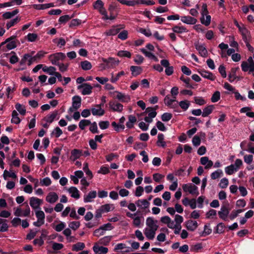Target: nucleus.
Wrapping results in <instances>:
<instances>
[{
  "instance_id": "c756f323",
  "label": "nucleus",
  "mask_w": 254,
  "mask_h": 254,
  "mask_svg": "<svg viewBox=\"0 0 254 254\" xmlns=\"http://www.w3.org/2000/svg\"><path fill=\"white\" fill-rule=\"evenodd\" d=\"M125 74V73L124 71H121L119 72L115 76L114 75L113 73H111V78L110 79V81L112 83L116 82L122 76H123Z\"/></svg>"
},
{
  "instance_id": "a19ab883",
  "label": "nucleus",
  "mask_w": 254,
  "mask_h": 254,
  "mask_svg": "<svg viewBox=\"0 0 254 254\" xmlns=\"http://www.w3.org/2000/svg\"><path fill=\"white\" fill-rule=\"evenodd\" d=\"M20 18H19L18 17H16V18H14L13 19H11V20L8 21L6 23V25L7 29H8L11 27H12L13 25H14L15 24L18 23L20 21Z\"/></svg>"
},
{
  "instance_id": "09e8293b",
  "label": "nucleus",
  "mask_w": 254,
  "mask_h": 254,
  "mask_svg": "<svg viewBox=\"0 0 254 254\" xmlns=\"http://www.w3.org/2000/svg\"><path fill=\"white\" fill-rule=\"evenodd\" d=\"M57 116V112L53 113L52 114L47 116L45 117V120L47 122L52 123L56 116Z\"/></svg>"
},
{
  "instance_id": "680f3d73",
  "label": "nucleus",
  "mask_w": 254,
  "mask_h": 254,
  "mask_svg": "<svg viewBox=\"0 0 254 254\" xmlns=\"http://www.w3.org/2000/svg\"><path fill=\"white\" fill-rule=\"evenodd\" d=\"M225 227V225L222 223H219L216 228V233L221 234L224 232V229Z\"/></svg>"
},
{
  "instance_id": "6e6d98bb",
  "label": "nucleus",
  "mask_w": 254,
  "mask_h": 254,
  "mask_svg": "<svg viewBox=\"0 0 254 254\" xmlns=\"http://www.w3.org/2000/svg\"><path fill=\"white\" fill-rule=\"evenodd\" d=\"M172 118V115L169 113H165L161 116V119L163 122H168Z\"/></svg>"
},
{
  "instance_id": "423d86ee",
  "label": "nucleus",
  "mask_w": 254,
  "mask_h": 254,
  "mask_svg": "<svg viewBox=\"0 0 254 254\" xmlns=\"http://www.w3.org/2000/svg\"><path fill=\"white\" fill-rule=\"evenodd\" d=\"M72 106L69 109L70 112H73L80 108L81 104V99L79 96H74L72 99Z\"/></svg>"
},
{
  "instance_id": "f8f14e48",
  "label": "nucleus",
  "mask_w": 254,
  "mask_h": 254,
  "mask_svg": "<svg viewBox=\"0 0 254 254\" xmlns=\"http://www.w3.org/2000/svg\"><path fill=\"white\" fill-rule=\"evenodd\" d=\"M102 61L106 64V67L108 68L117 65L119 63V61H117L114 58L111 57L108 59L102 58Z\"/></svg>"
},
{
  "instance_id": "603ef678",
  "label": "nucleus",
  "mask_w": 254,
  "mask_h": 254,
  "mask_svg": "<svg viewBox=\"0 0 254 254\" xmlns=\"http://www.w3.org/2000/svg\"><path fill=\"white\" fill-rule=\"evenodd\" d=\"M38 37L37 34L35 33H29L26 38L29 42H34Z\"/></svg>"
},
{
  "instance_id": "72a5a7b5",
  "label": "nucleus",
  "mask_w": 254,
  "mask_h": 254,
  "mask_svg": "<svg viewBox=\"0 0 254 254\" xmlns=\"http://www.w3.org/2000/svg\"><path fill=\"white\" fill-rule=\"evenodd\" d=\"M18 113L15 111L14 110L12 111V119L11 120V122L12 123L15 124H18L20 122V120L18 117Z\"/></svg>"
},
{
  "instance_id": "4c0bfd02",
  "label": "nucleus",
  "mask_w": 254,
  "mask_h": 254,
  "mask_svg": "<svg viewBox=\"0 0 254 254\" xmlns=\"http://www.w3.org/2000/svg\"><path fill=\"white\" fill-rule=\"evenodd\" d=\"M205 16V19L204 17H201L200 21L202 24H204V25L207 26L209 25V24H210L211 16L208 14Z\"/></svg>"
},
{
  "instance_id": "e2e57ef3",
  "label": "nucleus",
  "mask_w": 254,
  "mask_h": 254,
  "mask_svg": "<svg viewBox=\"0 0 254 254\" xmlns=\"http://www.w3.org/2000/svg\"><path fill=\"white\" fill-rule=\"evenodd\" d=\"M80 226V222L78 221H73L69 224V227L72 230H75Z\"/></svg>"
},
{
  "instance_id": "0eeeda50",
  "label": "nucleus",
  "mask_w": 254,
  "mask_h": 254,
  "mask_svg": "<svg viewBox=\"0 0 254 254\" xmlns=\"http://www.w3.org/2000/svg\"><path fill=\"white\" fill-rule=\"evenodd\" d=\"M161 64L165 68V72L168 76L171 75L174 73V67L170 65L168 60L164 59L160 62Z\"/></svg>"
},
{
  "instance_id": "c9c22d12",
  "label": "nucleus",
  "mask_w": 254,
  "mask_h": 254,
  "mask_svg": "<svg viewBox=\"0 0 254 254\" xmlns=\"http://www.w3.org/2000/svg\"><path fill=\"white\" fill-rule=\"evenodd\" d=\"M42 70L44 72L49 73L50 75H53L56 71V68L54 66L48 67L43 66Z\"/></svg>"
},
{
  "instance_id": "f704fd0d",
  "label": "nucleus",
  "mask_w": 254,
  "mask_h": 254,
  "mask_svg": "<svg viewBox=\"0 0 254 254\" xmlns=\"http://www.w3.org/2000/svg\"><path fill=\"white\" fill-rule=\"evenodd\" d=\"M172 30L174 33H182L188 32V30L184 26H175L173 27Z\"/></svg>"
},
{
  "instance_id": "dca6fc26",
  "label": "nucleus",
  "mask_w": 254,
  "mask_h": 254,
  "mask_svg": "<svg viewBox=\"0 0 254 254\" xmlns=\"http://www.w3.org/2000/svg\"><path fill=\"white\" fill-rule=\"evenodd\" d=\"M185 223L188 230L190 231H194L198 227V224L196 221L189 220Z\"/></svg>"
},
{
  "instance_id": "f03ea898",
  "label": "nucleus",
  "mask_w": 254,
  "mask_h": 254,
  "mask_svg": "<svg viewBox=\"0 0 254 254\" xmlns=\"http://www.w3.org/2000/svg\"><path fill=\"white\" fill-rule=\"evenodd\" d=\"M65 58V55L61 52L51 54L48 57L50 61L54 65L58 64L60 61L64 60Z\"/></svg>"
},
{
  "instance_id": "6e6552de",
  "label": "nucleus",
  "mask_w": 254,
  "mask_h": 254,
  "mask_svg": "<svg viewBox=\"0 0 254 254\" xmlns=\"http://www.w3.org/2000/svg\"><path fill=\"white\" fill-rule=\"evenodd\" d=\"M30 213V209L26 203V208L24 210H22L21 208L17 207L15 209V211L14 212V214L15 216L17 217L19 216H28Z\"/></svg>"
},
{
  "instance_id": "3c124183",
  "label": "nucleus",
  "mask_w": 254,
  "mask_h": 254,
  "mask_svg": "<svg viewBox=\"0 0 254 254\" xmlns=\"http://www.w3.org/2000/svg\"><path fill=\"white\" fill-rule=\"evenodd\" d=\"M94 9L99 10L104 7V3L101 0H96L93 4Z\"/></svg>"
},
{
  "instance_id": "412c9836",
  "label": "nucleus",
  "mask_w": 254,
  "mask_h": 254,
  "mask_svg": "<svg viewBox=\"0 0 254 254\" xmlns=\"http://www.w3.org/2000/svg\"><path fill=\"white\" fill-rule=\"evenodd\" d=\"M239 31L242 35L244 41L251 40L250 32L244 26H243V28Z\"/></svg>"
},
{
  "instance_id": "4d7b16f0",
  "label": "nucleus",
  "mask_w": 254,
  "mask_h": 254,
  "mask_svg": "<svg viewBox=\"0 0 254 254\" xmlns=\"http://www.w3.org/2000/svg\"><path fill=\"white\" fill-rule=\"evenodd\" d=\"M229 181L227 178H223L221 180L219 186L220 188L224 189L227 187L228 185Z\"/></svg>"
},
{
  "instance_id": "79ce46f5",
  "label": "nucleus",
  "mask_w": 254,
  "mask_h": 254,
  "mask_svg": "<svg viewBox=\"0 0 254 254\" xmlns=\"http://www.w3.org/2000/svg\"><path fill=\"white\" fill-rule=\"evenodd\" d=\"M179 105L182 109L186 111L189 108L190 103L188 100L181 101L179 103Z\"/></svg>"
},
{
  "instance_id": "4468645a",
  "label": "nucleus",
  "mask_w": 254,
  "mask_h": 254,
  "mask_svg": "<svg viewBox=\"0 0 254 254\" xmlns=\"http://www.w3.org/2000/svg\"><path fill=\"white\" fill-rule=\"evenodd\" d=\"M200 162L201 165H204L205 169L211 168L213 165V163L211 160H209L208 157H202L200 158Z\"/></svg>"
},
{
  "instance_id": "de8ad7c7",
  "label": "nucleus",
  "mask_w": 254,
  "mask_h": 254,
  "mask_svg": "<svg viewBox=\"0 0 254 254\" xmlns=\"http://www.w3.org/2000/svg\"><path fill=\"white\" fill-rule=\"evenodd\" d=\"M83 169L86 174L89 176V179H91L93 178V175L91 171L88 168V164L87 163H84Z\"/></svg>"
},
{
  "instance_id": "4be33fe9",
  "label": "nucleus",
  "mask_w": 254,
  "mask_h": 254,
  "mask_svg": "<svg viewBox=\"0 0 254 254\" xmlns=\"http://www.w3.org/2000/svg\"><path fill=\"white\" fill-rule=\"evenodd\" d=\"M97 193L95 190L90 191L88 194L84 196V201L85 202H89L92 201V199L96 197Z\"/></svg>"
},
{
  "instance_id": "aec40b11",
  "label": "nucleus",
  "mask_w": 254,
  "mask_h": 254,
  "mask_svg": "<svg viewBox=\"0 0 254 254\" xmlns=\"http://www.w3.org/2000/svg\"><path fill=\"white\" fill-rule=\"evenodd\" d=\"M181 21L188 24H194L197 22V19L190 16H183L181 18Z\"/></svg>"
},
{
  "instance_id": "864d4df0",
  "label": "nucleus",
  "mask_w": 254,
  "mask_h": 254,
  "mask_svg": "<svg viewBox=\"0 0 254 254\" xmlns=\"http://www.w3.org/2000/svg\"><path fill=\"white\" fill-rule=\"evenodd\" d=\"M105 231L101 227L99 228L96 229L93 233V235L97 237H99L104 235Z\"/></svg>"
},
{
  "instance_id": "0e129e2a",
  "label": "nucleus",
  "mask_w": 254,
  "mask_h": 254,
  "mask_svg": "<svg viewBox=\"0 0 254 254\" xmlns=\"http://www.w3.org/2000/svg\"><path fill=\"white\" fill-rule=\"evenodd\" d=\"M164 177V175L159 173H155L153 175V179L154 181L157 183L160 182L161 180Z\"/></svg>"
},
{
  "instance_id": "a211bd4d",
  "label": "nucleus",
  "mask_w": 254,
  "mask_h": 254,
  "mask_svg": "<svg viewBox=\"0 0 254 254\" xmlns=\"http://www.w3.org/2000/svg\"><path fill=\"white\" fill-rule=\"evenodd\" d=\"M58 195L55 192H50L46 196V200L50 203L56 202L58 199Z\"/></svg>"
},
{
  "instance_id": "5701e85b",
  "label": "nucleus",
  "mask_w": 254,
  "mask_h": 254,
  "mask_svg": "<svg viewBox=\"0 0 254 254\" xmlns=\"http://www.w3.org/2000/svg\"><path fill=\"white\" fill-rule=\"evenodd\" d=\"M68 192L71 194L73 198L78 199L80 197L79 191L76 187H71L68 190Z\"/></svg>"
},
{
  "instance_id": "6ab92c4d",
  "label": "nucleus",
  "mask_w": 254,
  "mask_h": 254,
  "mask_svg": "<svg viewBox=\"0 0 254 254\" xmlns=\"http://www.w3.org/2000/svg\"><path fill=\"white\" fill-rule=\"evenodd\" d=\"M82 154V152L81 150L77 149H74L71 152L70 159L73 161H74L76 159L79 158Z\"/></svg>"
},
{
  "instance_id": "5fc2aeb1",
  "label": "nucleus",
  "mask_w": 254,
  "mask_h": 254,
  "mask_svg": "<svg viewBox=\"0 0 254 254\" xmlns=\"http://www.w3.org/2000/svg\"><path fill=\"white\" fill-rule=\"evenodd\" d=\"M117 55L120 57H127L130 58L131 57V53L127 51H121L118 53Z\"/></svg>"
},
{
  "instance_id": "774afa93",
  "label": "nucleus",
  "mask_w": 254,
  "mask_h": 254,
  "mask_svg": "<svg viewBox=\"0 0 254 254\" xmlns=\"http://www.w3.org/2000/svg\"><path fill=\"white\" fill-rule=\"evenodd\" d=\"M250 64V72L254 71V62L252 57H250L248 59V62Z\"/></svg>"
},
{
  "instance_id": "e433bc0d",
  "label": "nucleus",
  "mask_w": 254,
  "mask_h": 254,
  "mask_svg": "<svg viewBox=\"0 0 254 254\" xmlns=\"http://www.w3.org/2000/svg\"><path fill=\"white\" fill-rule=\"evenodd\" d=\"M225 172L228 175H232L234 172H237V170L236 168H235L234 165H231L229 166H227L225 169Z\"/></svg>"
},
{
  "instance_id": "13d9d810",
  "label": "nucleus",
  "mask_w": 254,
  "mask_h": 254,
  "mask_svg": "<svg viewBox=\"0 0 254 254\" xmlns=\"http://www.w3.org/2000/svg\"><path fill=\"white\" fill-rule=\"evenodd\" d=\"M91 126L89 127V130L93 133H96L98 132V127L96 122L91 123Z\"/></svg>"
},
{
  "instance_id": "49530a36",
  "label": "nucleus",
  "mask_w": 254,
  "mask_h": 254,
  "mask_svg": "<svg viewBox=\"0 0 254 254\" xmlns=\"http://www.w3.org/2000/svg\"><path fill=\"white\" fill-rule=\"evenodd\" d=\"M220 99V93L218 91H215L211 98V101L213 103L218 101Z\"/></svg>"
},
{
  "instance_id": "7c9ffc66",
  "label": "nucleus",
  "mask_w": 254,
  "mask_h": 254,
  "mask_svg": "<svg viewBox=\"0 0 254 254\" xmlns=\"http://www.w3.org/2000/svg\"><path fill=\"white\" fill-rule=\"evenodd\" d=\"M164 136L162 133H159L158 135V140L157 144L159 146L165 147L166 146V142L164 141Z\"/></svg>"
},
{
  "instance_id": "473e14b6",
  "label": "nucleus",
  "mask_w": 254,
  "mask_h": 254,
  "mask_svg": "<svg viewBox=\"0 0 254 254\" xmlns=\"http://www.w3.org/2000/svg\"><path fill=\"white\" fill-rule=\"evenodd\" d=\"M80 65L82 69L88 70L90 69L92 66L90 62L88 61H84L80 63Z\"/></svg>"
},
{
  "instance_id": "8fccbe9b",
  "label": "nucleus",
  "mask_w": 254,
  "mask_h": 254,
  "mask_svg": "<svg viewBox=\"0 0 254 254\" xmlns=\"http://www.w3.org/2000/svg\"><path fill=\"white\" fill-rule=\"evenodd\" d=\"M3 178L5 180L6 179L7 177L15 179L17 177L16 175L14 172L10 173L7 170H4L3 174Z\"/></svg>"
},
{
  "instance_id": "a878e982",
  "label": "nucleus",
  "mask_w": 254,
  "mask_h": 254,
  "mask_svg": "<svg viewBox=\"0 0 254 254\" xmlns=\"http://www.w3.org/2000/svg\"><path fill=\"white\" fill-rule=\"evenodd\" d=\"M135 204L138 207L145 209L149 207L150 203L146 199H139L135 202Z\"/></svg>"
},
{
  "instance_id": "ddd939ff",
  "label": "nucleus",
  "mask_w": 254,
  "mask_h": 254,
  "mask_svg": "<svg viewBox=\"0 0 254 254\" xmlns=\"http://www.w3.org/2000/svg\"><path fill=\"white\" fill-rule=\"evenodd\" d=\"M229 214V210L226 206H222L220 210L218 211L219 217L224 221L227 220V217Z\"/></svg>"
},
{
  "instance_id": "393cba45",
  "label": "nucleus",
  "mask_w": 254,
  "mask_h": 254,
  "mask_svg": "<svg viewBox=\"0 0 254 254\" xmlns=\"http://www.w3.org/2000/svg\"><path fill=\"white\" fill-rule=\"evenodd\" d=\"M93 250L94 252L96 254H98L99 253L103 254H106L108 253V249L107 248L104 247H99L97 245H95L93 247Z\"/></svg>"
},
{
  "instance_id": "052dcab7",
  "label": "nucleus",
  "mask_w": 254,
  "mask_h": 254,
  "mask_svg": "<svg viewBox=\"0 0 254 254\" xmlns=\"http://www.w3.org/2000/svg\"><path fill=\"white\" fill-rule=\"evenodd\" d=\"M40 184L42 186H45L46 187L49 186L51 184V179L48 177L44 178L41 180Z\"/></svg>"
},
{
  "instance_id": "bf43d9fd",
  "label": "nucleus",
  "mask_w": 254,
  "mask_h": 254,
  "mask_svg": "<svg viewBox=\"0 0 254 254\" xmlns=\"http://www.w3.org/2000/svg\"><path fill=\"white\" fill-rule=\"evenodd\" d=\"M6 219H4V221L1 223V226L0 227V232H4L8 230V226L6 223Z\"/></svg>"
},
{
  "instance_id": "c03bdc74",
  "label": "nucleus",
  "mask_w": 254,
  "mask_h": 254,
  "mask_svg": "<svg viewBox=\"0 0 254 254\" xmlns=\"http://www.w3.org/2000/svg\"><path fill=\"white\" fill-rule=\"evenodd\" d=\"M111 239L112 236H105L99 240V243L103 245H107L111 241Z\"/></svg>"
},
{
  "instance_id": "a18cd8bd",
  "label": "nucleus",
  "mask_w": 254,
  "mask_h": 254,
  "mask_svg": "<svg viewBox=\"0 0 254 254\" xmlns=\"http://www.w3.org/2000/svg\"><path fill=\"white\" fill-rule=\"evenodd\" d=\"M90 124V121L88 120H82L79 123V127L81 129L83 130L86 126H87Z\"/></svg>"
},
{
  "instance_id": "37998d69",
  "label": "nucleus",
  "mask_w": 254,
  "mask_h": 254,
  "mask_svg": "<svg viewBox=\"0 0 254 254\" xmlns=\"http://www.w3.org/2000/svg\"><path fill=\"white\" fill-rule=\"evenodd\" d=\"M15 108L19 112V113L24 116L26 114V109L25 108V107L22 106L19 103H17L15 105Z\"/></svg>"
},
{
  "instance_id": "2f4dec72",
  "label": "nucleus",
  "mask_w": 254,
  "mask_h": 254,
  "mask_svg": "<svg viewBox=\"0 0 254 254\" xmlns=\"http://www.w3.org/2000/svg\"><path fill=\"white\" fill-rule=\"evenodd\" d=\"M18 12V9H15L11 12H6L2 14V17L5 19H9L17 14Z\"/></svg>"
},
{
  "instance_id": "338daca9",
  "label": "nucleus",
  "mask_w": 254,
  "mask_h": 254,
  "mask_svg": "<svg viewBox=\"0 0 254 254\" xmlns=\"http://www.w3.org/2000/svg\"><path fill=\"white\" fill-rule=\"evenodd\" d=\"M21 220L18 217L14 218L11 221V223L13 227H16L21 223Z\"/></svg>"
},
{
  "instance_id": "9b49d317",
  "label": "nucleus",
  "mask_w": 254,
  "mask_h": 254,
  "mask_svg": "<svg viewBox=\"0 0 254 254\" xmlns=\"http://www.w3.org/2000/svg\"><path fill=\"white\" fill-rule=\"evenodd\" d=\"M43 200L36 197H31L30 198V205L34 209H36L39 208L42 204Z\"/></svg>"
},
{
  "instance_id": "f257e3e1",
  "label": "nucleus",
  "mask_w": 254,
  "mask_h": 254,
  "mask_svg": "<svg viewBox=\"0 0 254 254\" xmlns=\"http://www.w3.org/2000/svg\"><path fill=\"white\" fill-rule=\"evenodd\" d=\"M146 224L147 227L144 229V235L148 239L153 240L155 237L156 231L159 228L158 221L149 217L146 219Z\"/></svg>"
},
{
  "instance_id": "bb28decb",
  "label": "nucleus",
  "mask_w": 254,
  "mask_h": 254,
  "mask_svg": "<svg viewBox=\"0 0 254 254\" xmlns=\"http://www.w3.org/2000/svg\"><path fill=\"white\" fill-rule=\"evenodd\" d=\"M130 71H131V74L134 76H136L140 74L142 71V69L140 66H131L130 67Z\"/></svg>"
},
{
  "instance_id": "69168bd1",
  "label": "nucleus",
  "mask_w": 254,
  "mask_h": 254,
  "mask_svg": "<svg viewBox=\"0 0 254 254\" xmlns=\"http://www.w3.org/2000/svg\"><path fill=\"white\" fill-rule=\"evenodd\" d=\"M192 142L193 145L195 146L199 145L201 142L200 137L198 135L194 136L192 140Z\"/></svg>"
},
{
  "instance_id": "b1692460",
  "label": "nucleus",
  "mask_w": 254,
  "mask_h": 254,
  "mask_svg": "<svg viewBox=\"0 0 254 254\" xmlns=\"http://www.w3.org/2000/svg\"><path fill=\"white\" fill-rule=\"evenodd\" d=\"M195 48L198 51L201 56L203 57H206L207 56V51L204 47L199 44H196Z\"/></svg>"
},
{
  "instance_id": "20e7f679",
  "label": "nucleus",
  "mask_w": 254,
  "mask_h": 254,
  "mask_svg": "<svg viewBox=\"0 0 254 254\" xmlns=\"http://www.w3.org/2000/svg\"><path fill=\"white\" fill-rule=\"evenodd\" d=\"M183 189L184 191L189 192L194 195L197 196L199 194L197 187L191 183L184 185L183 186Z\"/></svg>"
},
{
  "instance_id": "9d476101",
  "label": "nucleus",
  "mask_w": 254,
  "mask_h": 254,
  "mask_svg": "<svg viewBox=\"0 0 254 254\" xmlns=\"http://www.w3.org/2000/svg\"><path fill=\"white\" fill-rule=\"evenodd\" d=\"M109 105V107L114 112H121L123 110V105L116 101H110Z\"/></svg>"
},
{
  "instance_id": "7ed1b4c3",
  "label": "nucleus",
  "mask_w": 254,
  "mask_h": 254,
  "mask_svg": "<svg viewBox=\"0 0 254 254\" xmlns=\"http://www.w3.org/2000/svg\"><path fill=\"white\" fill-rule=\"evenodd\" d=\"M110 94L112 95L113 97H116L119 101L122 102L127 103L130 100V97L129 95H126L118 91H114V92H110Z\"/></svg>"
},
{
  "instance_id": "cd10ccee",
  "label": "nucleus",
  "mask_w": 254,
  "mask_h": 254,
  "mask_svg": "<svg viewBox=\"0 0 254 254\" xmlns=\"http://www.w3.org/2000/svg\"><path fill=\"white\" fill-rule=\"evenodd\" d=\"M214 109V106L213 105L207 106L205 107L202 112V116L203 117H207L213 111Z\"/></svg>"
},
{
  "instance_id": "39448f33",
  "label": "nucleus",
  "mask_w": 254,
  "mask_h": 254,
  "mask_svg": "<svg viewBox=\"0 0 254 254\" xmlns=\"http://www.w3.org/2000/svg\"><path fill=\"white\" fill-rule=\"evenodd\" d=\"M37 221L33 222V225L36 227H40L45 223V215L42 210H38L35 212Z\"/></svg>"
},
{
  "instance_id": "c85d7f7f",
  "label": "nucleus",
  "mask_w": 254,
  "mask_h": 254,
  "mask_svg": "<svg viewBox=\"0 0 254 254\" xmlns=\"http://www.w3.org/2000/svg\"><path fill=\"white\" fill-rule=\"evenodd\" d=\"M238 69V67H234L231 69L230 73L228 75V79L230 82H232L236 79V71Z\"/></svg>"
},
{
  "instance_id": "ea45409f",
  "label": "nucleus",
  "mask_w": 254,
  "mask_h": 254,
  "mask_svg": "<svg viewBox=\"0 0 254 254\" xmlns=\"http://www.w3.org/2000/svg\"><path fill=\"white\" fill-rule=\"evenodd\" d=\"M223 175V172L221 170L218 169L211 173L210 176L212 179L215 180L220 178Z\"/></svg>"
},
{
  "instance_id": "58836bf2",
  "label": "nucleus",
  "mask_w": 254,
  "mask_h": 254,
  "mask_svg": "<svg viewBox=\"0 0 254 254\" xmlns=\"http://www.w3.org/2000/svg\"><path fill=\"white\" fill-rule=\"evenodd\" d=\"M85 248V245L83 243L78 242L72 246V250L79 251L82 250Z\"/></svg>"
},
{
  "instance_id": "2eb2a0df",
  "label": "nucleus",
  "mask_w": 254,
  "mask_h": 254,
  "mask_svg": "<svg viewBox=\"0 0 254 254\" xmlns=\"http://www.w3.org/2000/svg\"><path fill=\"white\" fill-rule=\"evenodd\" d=\"M199 73L204 78L208 79L211 81H213L215 79V76L212 74V73L203 70V69H200L198 71Z\"/></svg>"
},
{
  "instance_id": "1a4fd4ad",
  "label": "nucleus",
  "mask_w": 254,
  "mask_h": 254,
  "mask_svg": "<svg viewBox=\"0 0 254 254\" xmlns=\"http://www.w3.org/2000/svg\"><path fill=\"white\" fill-rule=\"evenodd\" d=\"M78 89H82L81 91L83 95H89L92 92L93 87L89 83H83L77 86Z\"/></svg>"
},
{
  "instance_id": "f3484780",
  "label": "nucleus",
  "mask_w": 254,
  "mask_h": 254,
  "mask_svg": "<svg viewBox=\"0 0 254 254\" xmlns=\"http://www.w3.org/2000/svg\"><path fill=\"white\" fill-rule=\"evenodd\" d=\"M96 108H92L91 110L92 115L94 116H103L105 114V111L102 109L101 105H96Z\"/></svg>"
}]
</instances>
